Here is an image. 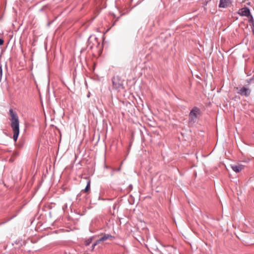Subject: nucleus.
<instances>
[{
    "label": "nucleus",
    "mask_w": 254,
    "mask_h": 254,
    "mask_svg": "<svg viewBox=\"0 0 254 254\" xmlns=\"http://www.w3.org/2000/svg\"><path fill=\"white\" fill-rule=\"evenodd\" d=\"M9 120L10 121V127L12 128L13 135V138L14 141H16L19 134V120L17 114L12 109L9 110Z\"/></svg>",
    "instance_id": "1"
},
{
    "label": "nucleus",
    "mask_w": 254,
    "mask_h": 254,
    "mask_svg": "<svg viewBox=\"0 0 254 254\" xmlns=\"http://www.w3.org/2000/svg\"><path fill=\"white\" fill-rule=\"evenodd\" d=\"M200 114V110L197 107H194L189 114L190 122L194 123L196 121Z\"/></svg>",
    "instance_id": "2"
},
{
    "label": "nucleus",
    "mask_w": 254,
    "mask_h": 254,
    "mask_svg": "<svg viewBox=\"0 0 254 254\" xmlns=\"http://www.w3.org/2000/svg\"><path fill=\"white\" fill-rule=\"evenodd\" d=\"M80 183L83 187H85V189L82 190V191L87 193L89 191L90 188V181L87 178H83V180L80 181Z\"/></svg>",
    "instance_id": "3"
},
{
    "label": "nucleus",
    "mask_w": 254,
    "mask_h": 254,
    "mask_svg": "<svg viewBox=\"0 0 254 254\" xmlns=\"http://www.w3.org/2000/svg\"><path fill=\"white\" fill-rule=\"evenodd\" d=\"M112 83L113 86L116 89H120L123 88L122 82L118 76L114 77L112 79Z\"/></svg>",
    "instance_id": "4"
},
{
    "label": "nucleus",
    "mask_w": 254,
    "mask_h": 254,
    "mask_svg": "<svg viewBox=\"0 0 254 254\" xmlns=\"http://www.w3.org/2000/svg\"><path fill=\"white\" fill-rule=\"evenodd\" d=\"M113 238V237L111 235L105 234L103 237H101L99 240H97L96 242L93 244L92 247L94 248L96 245L99 244L101 242L106 241L109 239H112Z\"/></svg>",
    "instance_id": "5"
},
{
    "label": "nucleus",
    "mask_w": 254,
    "mask_h": 254,
    "mask_svg": "<svg viewBox=\"0 0 254 254\" xmlns=\"http://www.w3.org/2000/svg\"><path fill=\"white\" fill-rule=\"evenodd\" d=\"M232 3V0H220L219 7L227 8L229 7Z\"/></svg>",
    "instance_id": "6"
},
{
    "label": "nucleus",
    "mask_w": 254,
    "mask_h": 254,
    "mask_svg": "<svg viewBox=\"0 0 254 254\" xmlns=\"http://www.w3.org/2000/svg\"><path fill=\"white\" fill-rule=\"evenodd\" d=\"M238 93L241 95H244L246 97H248L250 95L251 90L249 88L243 87L239 90Z\"/></svg>",
    "instance_id": "7"
},
{
    "label": "nucleus",
    "mask_w": 254,
    "mask_h": 254,
    "mask_svg": "<svg viewBox=\"0 0 254 254\" xmlns=\"http://www.w3.org/2000/svg\"><path fill=\"white\" fill-rule=\"evenodd\" d=\"M238 13L241 16L248 17L250 14V11L248 7H244L239 9Z\"/></svg>",
    "instance_id": "8"
},
{
    "label": "nucleus",
    "mask_w": 254,
    "mask_h": 254,
    "mask_svg": "<svg viewBox=\"0 0 254 254\" xmlns=\"http://www.w3.org/2000/svg\"><path fill=\"white\" fill-rule=\"evenodd\" d=\"M232 170L236 173H239L244 169V166L242 165L238 164L233 165L231 166Z\"/></svg>",
    "instance_id": "9"
},
{
    "label": "nucleus",
    "mask_w": 254,
    "mask_h": 254,
    "mask_svg": "<svg viewBox=\"0 0 254 254\" xmlns=\"http://www.w3.org/2000/svg\"><path fill=\"white\" fill-rule=\"evenodd\" d=\"M92 239L89 238L87 240H86L84 242V244L85 246H88L91 243Z\"/></svg>",
    "instance_id": "10"
},
{
    "label": "nucleus",
    "mask_w": 254,
    "mask_h": 254,
    "mask_svg": "<svg viewBox=\"0 0 254 254\" xmlns=\"http://www.w3.org/2000/svg\"><path fill=\"white\" fill-rule=\"evenodd\" d=\"M3 43L4 41L2 39L0 38V46L3 45Z\"/></svg>",
    "instance_id": "11"
},
{
    "label": "nucleus",
    "mask_w": 254,
    "mask_h": 254,
    "mask_svg": "<svg viewBox=\"0 0 254 254\" xmlns=\"http://www.w3.org/2000/svg\"><path fill=\"white\" fill-rule=\"evenodd\" d=\"M253 33H254V29L253 30Z\"/></svg>",
    "instance_id": "12"
}]
</instances>
